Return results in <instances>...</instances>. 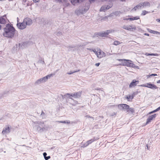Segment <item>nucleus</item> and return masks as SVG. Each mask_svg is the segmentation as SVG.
<instances>
[{
	"mask_svg": "<svg viewBox=\"0 0 160 160\" xmlns=\"http://www.w3.org/2000/svg\"><path fill=\"white\" fill-rule=\"evenodd\" d=\"M4 30V32L3 33V36L10 38L14 37L16 31L12 25L9 24L6 25Z\"/></svg>",
	"mask_w": 160,
	"mask_h": 160,
	"instance_id": "f257e3e1",
	"label": "nucleus"
},
{
	"mask_svg": "<svg viewBox=\"0 0 160 160\" xmlns=\"http://www.w3.org/2000/svg\"><path fill=\"white\" fill-rule=\"evenodd\" d=\"M118 60L122 62L121 65L122 66L133 68H138V67L133 63L131 60L125 59H119Z\"/></svg>",
	"mask_w": 160,
	"mask_h": 160,
	"instance_id": "f03ea898",
	"label": "nucleus"
},
{
	"mask_svg": "<svg viewBox=\"0 0 160 160\" xmlns=\"http://www.w3.org/2000/svg\"><path fill=\"white\" fill-rule=\"evenodd\" d=\"M34 123L35 124H37L34 126V128L38 132H41L46 129L43 122L36 121Z\"/></svg>",
	"mask_w": 160,
	"mask_h": 160,
	"instance_id": "7ed1b4c3",
	"label": "nucleus"
},
{
	"mask_svg": "<svg viewBox=\"0 0 160 160\" xmlns=\"http://www.w3.org/2000/svg\"><path fill=\"white\" fill-rule=\"evenodd\" d=\"M81 95V92H80L75 93L74 94H70L69 93H67L64 95V97L66 96L69 98L70 99H72V98L74 97V98H79Z\"/></svg>",
	"mask_w": 160,
	"mask_h": 160,
	"instance_id": "20e7f679",
	"label": "nucleus"
},
{
	"mask_svg": "<svg viewBox=\"0 0 160 160\" xmlns=\"http://www.w3.org/2000/svg\"><path fill=\"white\" fill-rule=\"evenodd\" d=\"M142 87H147L152 89H157L158 87L155 85L152 84L151 83H148L146 84H143L141 86Z\"/></svg>",
	"mask_w": 160,
	"mask_h": 160,
	"instance_id": "39448f33",
	"label": "nucleus"
},
{
	"mask_svg": "<svg viewBox=\"0 0 160 160\" xmlns=\"http://www.w3.org/2000/svg\"><path fill=\"white\" fill-rule=\"evenodd\" d=\"M122 28L128 30L130 31H133V30L136 29V27L134 26H128L124 25Z\"/></svg>",
	"mask_w": 160,
	"mask_h": 160,
	"instance_id": "423d86ee",
	"label": "nucleus"
},
{
	"mask_svg": "<svg viewBox=\"0 0 160 160\" xmlns=\"http://www.w3.org/2000/svg\"><path fill=\"white\" fill-rule=\"evenodd\" d=\"M118 107L119 109L127 110V111L129 106L128 105L126 104H122L118 105Z\"/></svg>",
	"mask_w": 160,
	"mask_h": 160,
	"instance_id": "0eeeda50",
	"label": "nucleus"
},
{
	"mask_svg": "<svg viewBox=\"0 0 160 160\" xmlns=\"http://www.w3.org/2000/svg\"><path fill=\"white\" fill-rule=\"evenodd\" d=\"M17 27L20 29H23L25 28L26 27V24L23 21V22L18 23L17 24Z\"/></svg>",
	"mask_w": 160,
	"mask_h": 160,
	"instance_id": "6e6552de",
	"label": "nucleus"
},
{
	"mask_svg": "<svg viewBox=\"0 0 160 160\" xmlns=\"http://www.w3.org/2000/svg\"><path fill=\"white\" fill-rule=\"evenodd\" d=\"M96 55L97 57L99 58H101L106 56V54L103 52L99 49V51L96 52Z\"/></svg>",
	"mask_w": 160,
	"mask_h": 160,
	"instance_id": "1a4fd4ad",
	"label": "nucleus"
},
{
	"mask_svg": "<svg viewBox=\"0 0 160 160\" xmlns=\"http://www.w3.org/2000/svg\"><path fill=\"white\" fill-rule=\"evenodd\" d=\"M23 21L24 22H25L26 26L27 25H30L32 22V20L30 18H27L24 19Z\"/></svg>",
	"mask_w": 160,
	"mask_h": 160,
	"instance_id": "9d476101",
	"label": "nucleus"
},
{
	"mask_svg": "<svg viewBox=\"0 0 160 160\" xmlns=\"http://www.w3.org/2000/svg\"><path fill=\"white\" fill-rule=\"evenodd\" d=\"M156 114H154L152 115L149 116L147 120L146 124H148L150 122H151V121L153 119L155 118H156Z\"/></svg>",
	"mask_w": 160,
	"mask_h": 160,
	"instance_id": "9b49d317",
	"label": "nucleus"
},
{
	"mask_svg": "<svg viewBox=\"0 0 160 160\" xmlns=\"http://www.w3.org/2000/svg\"><path fill=\"white\" fill-rule=\"evenodd\" d=\"M82 6H79L75 11V13L78 15L82 14Z\"/></svg>",
	"mask_w": 160,
	"mask_h": 160,
	"instance_id": "f8f14e48",
	"label": "nucleus"
},
{
	"mask_svg": "<svg viewBox=\"0 0 160 160\" xmlns=\"http://www.w3.org/2000/svg\"><path fill=\"white\" fill-rule=\"evenodd\" d=\"M6 15L0 16V23L4 24L6 22Z\"/></svg>",
	"mask_w": 160,
	"mask_h": 160,
	"instance_id": "ddd939ff",
	"label": "nucleus"
},
{
	"mask_svg": "<svg viewBox=\"0 0 160 160\" xmlns=\"http://www.w3.org/2000/svg\"><path fill=\"white\" fill-rule=\"evenodd\" d=\"M95 140L94 139V138L92 139L87 141L85 143L83 144L82 147L83 148L86 147Z\"/></svg>",
	"mask_w": 160,
	"mask_h": 160,
	"instance_id": "4468645a",
	"label": "nucleus"
},
{
	"mask_svg": "<svg viewBox=\"0 0 160 160\" xmlns=\"http://www.w3.org/2000/svg\"><path fill=\"white\" fill-rule=\"evenodd\" d=\"M138 83V81L133 80L130 83L129 86V87L131 88L132 87L136 86Z\"/></svg>",
	"mask_w": 160,
	"mask_h": 160,
	"instance_id": "2eb2a0df",
	"label": "nucleus"
},
{
	"mask_svg": "<svg viewBox=\"0 0 160 160\" xmlns=\"http://www.w3.org/2000/svg\"><path fill=\"white\" fill-rule=\"evenodd\" d=\"M10 132V128L9 126L4 128L2 132V133L3 134L5 133H8Z\"/></svg>",
	"mask_w": 160,
	"mask_h": 160,
	"instance_id": "dca6fc26",
	"label": "nucleus"
},
{
	"mask_svg": "<svg viewBox=\"0 0 160 160\" xmlns=\"http://www.w3.org/2000/svg\"><path fill=\"white\" fill-rule=\"evenodd\" d=\"M89 8V6L88 5L83 7L82 6V14L86 12Z\"/></svg>",
	"mask_w": 160,
	"mask_h": 160,
	"instance_id": "f3484780",
	"label": "nucleus"
},
{
	"mask_svg": "<svg viewBox=\"0 0 160 160\" xmlns=\"http://www.w3.org/2000/svg\"><path fill=\"white\" fill-rule=\"evenodd\" d=\"M142 7V4L141 3H139L138 5L135 7L132 10H134L136 11L137 9H140Z\"/></svg>",
	"mask_w": 160,
	"mask_h": 160,
	"instance_id": "a211bd4d",
	"label": "nucleus"
},
{
	"mask_svg": "<svg viewBox=\"0 0 160 160\" xmlns=\"http://www.w3.org/2000/svg\"><path fill=\"white\" fill-rule=\"evenodd\" d=\"M98 35L102 37H106L107 36L105 31L98 32Z\"/></svg>",
	"mask_w": 160,
	"mask_h": 160,
	"instance_id": "6ab92c4d",
	"label": "nucleus"
},
{
	"mask_svg": "<svg viewBox=\"0 0 160 160\" xmlns=\"http://www.w3.org/2000/svg\"><path fill=\"white\" fill-rule=\"evenodd\" d=\"M72 4L74 5H75L76 4L78 3H79L80 2V1H82V0H70Z\"/></svg>",
	"mask_w": 160,
	"mask_h": 160,
	"instance_id": "aec40b11",
	"label": "nucleus"
},
{
	"mask_svg": "<svg viewBox=\"0 0 160 160\" xmlns=\"http://www.w3.org/2000/svg\"><path fill=\"white\" fill-rule=\"evenodd\" d=\"M141 4H142V7H143L144 6H150V4L149 2H141Z\"/></svg>",
	"mask_w": 160,
	"mask_h": 160,
	"instance_id": "412c9836",
	"label": "nucleus"
},
{
	"mask_svg": "<svg viewBox=\"0 0 160 160\" xmlns=\"http://www.w3.org/2000/svg\"><path fill=\"white\" fill-rule=\"evenodd\" d=\"M148 30L149 32L151 33L160 35V32H158V31L153 30L150 29H148Z\"/></svg>",
	"mask_w": 160,
	"mask_h": 160,
	"instance_id": "4be33fe9",
	"label": "nucleus"
},
{
	"mask_svg": "<svg viewBox=\"0 0 160 160\" xmlns=\"http://www.w3.org/2000/svg\"><path fill=\"white\" fill-rule=\"evenodd\" d=\"M105 32H106L107 35H108V34L109 33H111L112 32H114V30H113L112 29H109V30H106L105 31Z\"/></svg>",
	"mask_w": 160,
	"mask_h": 160,
	"instance_id": "5701e85b",
	"label": "nucleus"
},
{
	"mask_svg": "<svg viewBox=\"0 0 160 160\" xmlns=\"http://www.w3.org/2000/svg\"><path fill=\"white\" fill-rule=\"evenodd\" d=\"M139 17L136 16L132 18H129L128 19H129L131 21H132L134 20H136L139 19Z\"/></svg>",
	"mask_w": 160,
	"mask_h": 160,
	"instance_id": "b1692460",
	"label": "nucleus"
},
{
	"mask_svg": "<svg viewBox=\"0 0 160 160\" xmlns=\"http://www.w3.org/2000/svg\"><path fill=\"white\" fill-rule=\"evenodd\" d=\"M105 7H106V6H105V5L102 6L100 9V11L105 12V11L107 10L106 9Z\"/></svg>",
	"mask_w": 160,
	"mask_h": 160,
	"instance_id": "393cba45",
	"label": "nucleus"
},
{
	"mask_svg": "<svg viewBox=\"0 0 160 160\" xmlns=\"http://www.w3.org/2000/svg\"><path fill=\"white\" fill-rule=\"evenodd\" d=\"M41 83H43L42 81V80L41 78H40L39 79H38V80L35 82V84H40Z\"/></svg>",
	"mask_w": 160,
	"mask_h": 160,
	"instance_id": "a878e982",
	"label": "nucleus"
},
{
	"mask_svg": "<svg viewBox=\"0 0 160 160\" xmlns=\"http://www.w3.org/2000/svg\"><path fill=\"white\" fill-rule=\"evenodd\" d=\"M135 94V93H133V94L132 95H129L128 96H127L126 97V98L128 99L132 98V99L134 97Z\"/></svg>",
	"mask_w": 160,
	"mask_h": 160,
	"instance_id": "bb28decb",
	"label": "nucleus"
},
{
	"mask_svg": "<svg viewBox=\"0 0 160 160\" xmlns=\"http://www.w3.org/2000/svg\"><path fill=\"white\" fill-rule=\"evenodd\" d=\"M127 111L128 112H130L132 113H133L134 112V110H133V108H129V107L128 108V109Z\"/></svg>",
	"mask_w": 160,
	"mask_h": 160,
	"instance_id": "cd10ccee",
	"label": "nucleus"
},
{
	"mask_svg": "<svg viewBox=\"0 0 160 160\" xmlns=\"http://www.w3.org/2000/svg\"><path fill=\"white\" fill-rule=\"evenodd\" d=\"M105 6H106V7H105L106 9L108 10L111 8L112 7V4H110L109 5H105Z\"/></svg>",
	"mask_w": 160,
	"mask_h": 160,
	"instance_id": "c85d7f7f",
	"label": "nucleus"
},
{
	"mask_svg": "<svg viewBox=\"0 0 160 160\" xmlns=\"http://www.w3.org/2000/svg\"><path fill=\"white\" fill-rule=\"evenodd\" d=\"M121 13V12L120 11H115L114 12V14L116 16L119 15Z\"/></svg>",
	"mask_w": 160,
	"mask_h": 160,
	"instance_id": "c756f323",
	"label": "nucleus"
},
{
	"mask_svg": "<svg viewBox=\"0 0 160 160\" xmlns=\"http://www.w3.org/2000/svg\"><path fill=\"white\" fill-rule=\"evenodd\" d=\"M41 78L43 82H45L47 80V77H46V76Z\"/></svg>",
	"mask_w": 160,
	"mask_h": 160,
	"instance_id": "7c9ffc66",
	"label": "nucleus"
},
{
	"mask_svg": "<svg viewBox=\"0 0 160 160\" xmlns=\"http://www.w3.org/2000/svg\"><path fill=\"white\" fill-rule=\"evenodd\" d=\"M79 71V70H78V71H70V72H68L67 74H73L74 72H77Z\"/></svg>",
	"mask_w": 160,
	"mask_h": 160,
	"instance_id": "2f4dec72",
	"label": "nucleus"
},
{
	"mask_svg": "<svg viewBox=\"0 0 160 160\" xmlns=\"http://www.w3.org/2000/svg\"><path fill=\"white\" fill-rule=\"evenodd\" d=\"M148 13V12L145 11L144 10L142 11V12L141 14L142 15H145Z\"/></svg>",
	"mask_w": 160,
	"mask_h": 160,
	"instance_id": "473e14b6",
	"label": "nucleus"
},
{
	"mask_svg": "<svg viewBox=\"0 0 160 160\" xmlns=\"http://www.w3.org/2000/svg\"><path fill=\"white\" fill-rule=\"evenodd\" d=\"M120 43L119 42L117 41H114L113 43V44L115 45H117L119 44Z\"/></svg>",
	"mask_w": 160,
	"mask_h": 160,
	"instance_id": "72a5a7b5",
	"label": "nucleus"
},
{
	"mask_svg": "<svg viewBox=\"0 0 160 160\" xmlns=\"http://www.w3.org/2000/svg\"><path fill=\"white\" fill-rule=\"evenodd\" d=\"M38 63H41V64H44L45 63V62L44 60H39L38 62Z\"/></svg>",
	"mask_w": 160,
	"mask_h": 160,
	"instance_id": "f704fd0d",
	"label": "nucleus"
},
{
	"mask_svg": "<svg viewBox=\"0 0 160 160\" xmlns=\"http://www.w3.org/2000/svg\"><path fill=\"white\" fill-rule=\"evenodd\" d=\"M150 56H158V54L157 53H150Z\"/></svg>",
	"mask_w": 160,
	"mask_h": 160,
	"instance_id": "c9c22d12",
	"label": "nucleus"
},
{
	"mask_svg": "<svg viewBox=\"0 0 160 160\" xmlns=\"http://www.w3.org/2000/svg\"><path fill=\"white\" fill-rule=\"evenodd\" d=\"M89 50H92V51L93 52L95 53V54L96 55V52H98V51H97L95 49H88Z\"/></svg>",
	"mask_w": 160,
	"mask_h": 160,
	"instance_id": "e433bc0d",
	"label": "nucleus"
},
{
	"mask_svg": "<svg viewBox=\"0 0 160 160\" xmlns=\"http://www.w3.org/2000/svg\"><path fill=\"white\" fill-rule=\"evenodd\" d=\"M51 158V157L50 156H46L45 157L44 159L45 160H48Z\"/></svg>",
	"mask_w": 160,
	"mask_h": 160,
	"instance_id": "4c0bfd02",
	"label": "nucleus"
},
{
	"mask_svg": "<svg viewBox=\"0 0 160 160\" xmlns=\"http://www.w3.org/2000/svg\"><path fill=\"white\" fill-rule=\"evenodd\" d=\"M52 76V74H49L47 76H46V77H47V80L48 78H49L51 76Z\"/></svg>",
	"mask_w": 160,
	"mask_h": 160,
	"instance_id": "58836bf2",
	"label": "nucleus"
},
{
	"mask_svg": "<svg viewBox=\"0 0 160 160\" xmlns=\"http://www.w3.org/2000/svg\"><path fill=\"white\" fill-rule=\"evenodd\" d=\"M115 106V105H112L110 104H109L108 105V108H111L112 107H113Z\"/></svg>",
	"mask_w": 160,
	"mask_h": 160,
	"instance_id": "ea45409f",
	"label": "nucleus"
},
{
	"mask_svg": "<svg viewBox=\"0 0 160 160\" xmlns=\"http://www.w3.org/2000/svg\"><path fill=\"white\" fill-rule=\"evenodd\" d=\"M157 111H158L156 109H155V110L152 111V112H150L149 113V114H151V113H154V112H157Z\"/></svg>",
	"mask_w": 160,
	"mask_h": 160,
	"instance_id": "a19ab883",
	"label": "nucleus"
},
{
	"mask_svg": "<svg viewBox=\"0 0 160 160\" xmlns=\"http://www.w3.org/2000/svg\"><path fill=\"white\" fill-rule=\"evenodd\" d=\"M116 115V113L115 112H113L112 113V114L111 115V116L112 117Z\"/></svg>",
	"mask_w": 160,
	"mask_h": 160,
	"instance_id": "79ce46f5",
	"label": "nucleus"
},
{
	"mask_svg": "<svg viewBox=\"0 0 160 160\" xmlns=\"http://www.w3.org/2000/svg\"><path fill=\"white\" fill-rule=\"evenodd\" d=\"M58 122H60V123H66V122L65 121H58Z\"/></svg>",
	"mask_w": 160,
	"mask_h": 160,
	"instance_id": "37998d69",
	"label": "nucleus"
},
{
	"mask_svg": "<svg viewBox=\"0 0 160 160\" xmlns=\"http://www.w3.org/2000/svg\"><path fill=\"white\" fill-rule=\"evenodd\" d=\"M43 156L44 157V158H45V157L46 156H46L47 155V153L46 152H44L43 154Z\"/></svg>",
	"mask_w": 160,
	"mask_h": 160,
	"instance_id": "c03bdc74",
	"label": "nucleus"
},
{
	"mask_svg": "<svg viewBox=\"0 0 160 160\" xmlns=\"http://www.w3.org/2000/svg\"><path fill=\"white\" fill-rule=\"evenodd\" d=\"M35 3L38 2H39L40 0H32Z\"/></svg>",
	"mask_w": 160,
	"mask_h": 160,
	"instance_id": "a18cd8bd",
	"label": "nucleus"
},
{
	"mask_svg": "<svg viewBox=\"0 0 160 160\" xmlns=\"http://www.w3.org/2000/svg\"><path fill=\"white\" fill-rule=\"evenodd\" d=\"M56 1L58 2H62L61 0H55ZM63 1H65V0H63Z\"/></svg>",
	"mask_w": 160,
	"mask_h": 160,
	"instance_id": "49530a36",
	"label": "nucleus"
},
{
	"mask_svg": "<svg viewBox=\"0 0 160 160\" xmlns=\"http://www.w3.org/2000/svg\"><path fill=\"white\" fill-rule=\"evenodd\" d=\"M157 76V75L156 74H151L150 75V76Z\"/></svg>",
	"mask_w": 160,
	"mask_h": 160,
	"instance_id": "de8ad7c7",
	"label": "nucleus"
},
{
	"mask_svg": "<svg viewBox=\"0 0 160 160\" xmlns=\"http://www.w3.org/2000/svg\"><path fill=\"white\" fill-rule=\"evenodd\" d=\"M100 63H96L95 64V65L97 67H98L100 65Z\"/></svg>",
	"mask_w": 160,
	"mask_h": 160,
	"instance_id": "09e8293b",
	"label": "nucleus"
},
{
	"mask_svg": "<svg viewBox=\"0 0 160 160\" xmlns=\"http://www.w3.org/2000/svg\"><path fill=\"white\" fill-rule=\"evenodd\" d=\"M156 21L158 22H159L160 23V19H156Z\"/></svg>",
	"mask_w": 160,
	"mask_h": 160,
	"instance_id": "8fccbe9b",
	"label": "nucleus"
},
{
	"mask_svg": "<svg viewBox=\"0 0 160 160\" xmlns=\"http://www.w3.org/2000/svg\"><path fill=\"white\" fill-rule=\"evenodd\" d=\"M144 35H145L147 36H149V34L148 33H144Z\"/></svg>",
	"mask_w": 160,
	"mask_h": 160,
	"instance_id": "3c124183",
	"label": "nucleus"
},
{
	"mask_svg": "<svg viewBox=\"0 0 160 160\" xmlns=\"http://www.w3.org/2000/svg\"><path fill=\"white\" fill-rule=\"evenodd\" d=\"M156 109H157V111H159V110H160V107H159L158 108H157Z\"/></svg>",
	"mask_w": 160,
	"mask_h": 160,
	"instance_id": "603ef678",
	"label": "nucleus"
},
{
	"mask_svg": "<svg viewBox=\"0 0 160 160\" xmlns=\"http://www.w3.org/2000/svg\"><path fill=\"white\" fill-rule=\"evenodd\" d=\"M57 34H58V35H61V32H58Z\"/></svg>",
	"mask_w": 160,
	"mask_h": 160,
	"instance_id": "864d4df0",
	"label": "nucleus"
},
{
	"mask_svg": "<svg viewBox=\"0 0 160 160\" xmlns=\"http://www.w3.org/2000/svg\"><path fill=\"white\" fill-rule=\"evenodd\" d=\"M44 114H45V113L43 112V111H42L41 115H44Z\"/></svg>",
	"mask_w": 160,
	"mask_h": 160,
	"instance_id": "5fc2aeb1",
	"label": "nucleus"
},
{
	"mask_svg": "<svg viewBox=\"0 0 160 160\" xmlns=\"http://www.w3.org/2000/svg\"><path fill=\"white\" fill-rule=\"evenodd\" d=\"M150 53H146V55L147 56H150Z\"/></svg>",
	"mask_w": 160,
	"mask_h": 160,
	"instance_id": "6e6d98bb",
	"label": "nucleus"
},
{
	"mask_svg": "<svg viewBox=\"0 0 160 160\" xmlns=\"http://www.w3.org/2000/svg\"><path fill=\"white\" fill-rule=\"evenodd\" d=\"M95 0H89V1L90 2H93V1H94Z\"/></svg>",
	"mask_w": 160,
	"mask_h": 160,
	"instance_id": "4d7b16f0",
	"label": "nucleus"
},
{
	"mask_svg": "<svg viewBox=\"0 0 160 160\" xmlns=\"http://www.w3.org/2000/svg\"><path fill=\"white\" fill-rule=\"evenodd\" d=\"M129 18H124L123 19L124 20H129V19H128Z\"/></svg>",
	"mask_w": 160,
	"mask_h": 160,
	"instance_id": "13d9d810",
	"label": "nucleus"
},
{
	"mask_svg": "<svg viewBox=\"0 0 160 160\" xmlns=\"http://www.w3.org/2000/svg\"><path fill=\"white\" fill-rule=\"evenodd\" d=\"M157 83H160V80L158 81H157Z\"/></svg>",
	"mask_w": 160,
	"mask_h": 160,
	"instance_id": "bf43d9fd",
	"label": "nucleus"
},
{
	"mask_svg": "<svg viewBox=\"0 0 160 160\" xmlns=\"http://www.w3.org/2000/svg\"><path fill=\"white\" fill-rule=\"evenodd\" d=\"M17 20L18 23H19L18 22H19V18L18 17L17 18Z\"/></svg>",
	"mask_w": 160,
	"mask_h": 160,
	"instance_id": "052dcab7",
	"label": "nucleus"
},
{
	"mask_svg": "<svg viewBox=\"0 0 160 160\" xmlns=\"http://www.w3.org/2000/svg\"><path fill=\"white\" fill-rule=\"evenodd\" d=\"M87 117L88 118H90V116H89L87 115Z\"/></svg>",
	"mask_w": 160,
	"mask_h": 160,
	"instance_id": "680f3d73",
	"label": "nucleus"
},
{
	"mask_svg": "<svg viewBox=\"0 0 160 160\" xmlns=\"http://www.w3.org/2000/svg\"><path fill=\"white\" fill-rule=\"evenodd\" d=\"M1 29V25L0 24V30Z\"/></svg>",
	"mask_w": 160,
	"mask_h": 160,
	"instance_id": "e2e57ef3",
	"label": "nucleus"
},
{
	"mask_svg": "<svg viewBox=\"0 0 160 160\" xmlns=\"http://www.w3.org/2000/svg\"><path fill=\"white\" fill-rule=\"evenodd\" d=\"M159 97H160V96H159Z\"/></svg>",
	"mask_w": 160,
	"mask_h": 160,
	"instance_id": "0e129e2a",
	"label": "nucleus"
}]
</instances>
